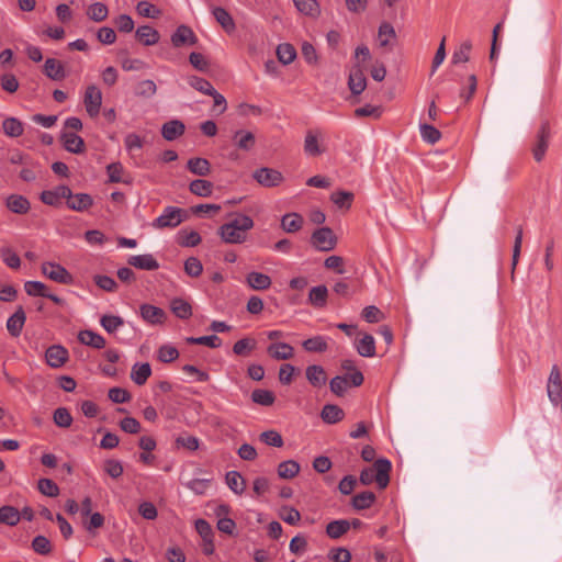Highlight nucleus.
I'll use <instances>...</instances> for the list:
<instances>
[{
  "label": "nucleus",
  "instance_id": "nucleus-1",
  "mask_svg": "<svg viewBox=\"0 0 562 562\" xmlns=\"http://www.w3.org/2000/svg\"><path fill=\"white\" fill-rule=\"evenodd\" d=\"M254 220L245 214H238L234 220L218 228V235L226 244H243L247 232L254 227Z\"/></svg>",
  "mask_w": 562,
  "mask_h": 562
},
{
  "label": "nucleus",
  "instance_id": "nucleus-2",
  "mask_svg": "<svg viewBox=\"0 0 562 562\" xmlns=\"http://www.w3.org/2000/svg\"><path fill=\"white\" fill-rule=\"evenodd\" d=\"M391 469L390 460L385 458L378 459L373 467L361 471L359 480L363 485H370L375 481L380 488H385L390 482Z\"/></svg>",
  "mask_w": 562,
  "mask_h": 562
},
{
  "label": "nucleus",
  "instance_id": "nucleus-3",
  "mask_svg": "<svg viewBox=\"0 0 562 562\" xmlns=\"http://www.w3.org/2000/svg\"><path fill=\"white\" fill-rule=\"evenodd\" d=\"M187 212L177 206H167L162 213L154 220L151 226L157 229L175 228L187 220Z\"/></svg>",
  "mask_w": 562,
  "mask_h": 562
},
{
  "label": "nucleus",
  "instance_id": "nucleus-4",
  "mask_svg": "<svg viewBox=\"0 0 562 562\" xmlns=\"http://www.w3.org/2000/svg\"><path fill=\"white\" fill-rule=\"evenodd\" d=\"M336 243V237L329 227L318 228L311 236V244L319 251L333 250Z\"/></svg>",
  "mask_w": 562,
  "mask_h": 562
},
{
  "label": "nucleus",
  "instance_id": "nucleus-5",
  "mask_svg": "<svg viewBox=\"0 0 562 562\" xmlns=\"http://www.w3.org/2000/svg\"><path fill=\"white\" fill-rule=\"evenodd\" d=\"M42 273L60 284H71L72 276L59 263L46 261L42 263Z\"/></svg>",
  "mask_w": 562,
  "mask_h": 562
},
{
  "label": "nucleus",
  "instance_id": "nucleus-6",
  "mask_svg": "<svg viewBox=\"0 0 562 562\" xmlns=\"http://www.w3.org/2000/svg\"><path fill=\"white\" fill-rule=\"evenodd\" d=\"M83 104L87 113L91 117L98 116L102 104V92L95 85L87 87L83 97Z\"/></svg>",
  "mask_w": 562,
  "mask_h": 562
},
{
  "label": "nucleus",
  "instance_id": "nucleus-7",
  "mask_svg": "<svg viewBox=\"0 0 562 562\" xmlns=\"http://www.w3.org/2000/svg\"><path fill=\"white\" fill-rule=\"evenodd\" d=\"M252 177L259 184L266 188L277 187L283 181V176L280 171L267 167L255 170Z\"/></svg>",
  "mask_w": 562,
  "mask_h": 562
},
{
  "label": "nucleus",
  "instance_id": "nucleus-8",
  "mask_svg": "<svg viewBox=\"0 0 562 562\" xmlns=\"http://www.w3.org/2000/svg\"><path fill=\"white\" fill-rule=\"evenodd\" d=\"M68 358L69 352L61 345H53L45 351L46 363L53 369L61 368L67 362Z\"/></svg>",
  "mask_w": 562,
  "mask_h": 562
},
{
  "label": "nucleus",
  "instance_id": "nucleus-9",
  "mask_svg": "<svg viewBox=\"0 0 562 562\" xmlns=\"http://www.w3.org/2000/svg\"><path fill=\"white\" fill-rule=\"evenodd\" d=\"M348 87L355 95L362 93L367 87L364 71L359 63L355 64L350 69Z\"/></svg>",
  "mask_w": 562,
  "mask_h": 562
},
{
  "label": "nucleus",
  "instance_id": "nucleus-10",
  "mask_svg": "<svg viewBox=\"0 0 562 562\" xmlns=\"http://www.w3.org/2000/svg\"><path fill=\"white\" fill-rule=\"evenodd\" d=\"M196 35L189 26L184 24L178 26L175 33L171 35V43L175 47H180L183 45H194L196 44Z\"/></svg>",
  "mask_w": 562,
  "mask_h": 562
},
{
  "label": "nucleus",
  "instance_id": "nucleus-11",
  "mask_svg": "<svg viewBox=\"0 0 562 562\" xmlns=\"http://www.w3.org/2000/svg\"><path fill=\"white\" fill-rule=\"evenodd\" d=\"M71 196V190L67 186H58L54 190H45L41 193V200L47 205L55 206L61 199Z\"/></svg>",
  "mask_w": 562,
  "mask_h": 562
},
{
  "label": "nucleus",
  "instance_id": "nucleus-12",
  "mask_svg": "<svg viewBox=\"0 0 562 562\" xmlns=\"http://www.w3.org/2000/svg\"><path fill=\"white\" fill-rule=\"evenodd\" d=\"M550 137V128L548 123H542L538 134H537V143L532 149L533 157L537 161H541L544 157V154L548 148V142Z\"/></svg>",
  "mask_w": 562,
  "mask_h": 562
},
{
  "label": "nucleus",
  "instance_id": "nucleus-13",
  "mask_svg": "<svg viewBox=\"0 0 562 562\" xmlns=\"http://www.w3.org/2000/svg\"><path fill=\"white\" fill-rule=\"evenodd\" d=\"M232 139L236 148L244 151H250L256 145L255 134L247 130L235 131Z\"/></svg>",
  "mask_w": 562,
  "mask_h": 562
},
{
  "label": "nucleus",
  "instance_id": "nucleus-14",
  "mask_svg": "<svg viewBox=\"0 0 562 562\" xmlns=\"http://www.w3.org/2000/svg\"><path fill=\"white\" fill-rule=\"evenodd\" d=\"M26 321V315L22 306H19L16 311L8 318L7 329L12 337H19L22 333Z\"/></svg>",
  "mask_w": 562,
  "mask_h": 562
},
{
  "label": "nucleus",
  "instance_id": "nucleus-15",
  "mask_svg": "<svg viewBox=\"0 0 562 562\" xmlns=\"http://www.w3.org/2000/svg\"><path fill=\"white\" fill-rule=\"evenodd\" d=\"M186 125L180 120H170L162 124L161 135L168 140L172 142L184 134Z\"/></svg>",
  "mask_w": 562,
  "mask_h": 562
},
{
  "label": "nucleus",
  "instance_id": "nucleus-16",
  "mask_svg": "<svg viewBox=\"0 0 562 562\" xmlns=\"http://www.w3.org/2000/svg\"><path fill=\"white\" fill-rule=\"evenodd\" d=\"M140 315L144 321L151 325L162 324L166 319L165 311L150 304L140 305Z\"/></svg>",
  "mask_w": 562,
  "mask_h": 562
},
{
  "label": "nucleus",
  "instance_id": "nucleus-17",
  "mask_svg": "<svg viewBox=\"0 0 562 562\" xmlns=\"http://www.w3.org/2000/svg\"><path fill=\"white\" fill-rule=\"evenodd\" d=\"M127 262L128 265L140 270L153 271L159 268L158 261L154 258L151 254L131 256Z\"/></svg>",
  "mask_w": 562,
  "mask_h": 562
},
{
  "label": "nucleus",
  "instance_id": "nucleus-18",
  "mask_svg": "<svg viewBox=\"0 0 562 562\" xmlns=\"http://www.w3.org/2000/svg\"><path fill=\"white\" fill-rule=\"evenodd\" d=\"M60 139L65 149L69 153L80 154L85 150L83 139L72 132H63Z\"/></svg>",
  "mask_w": 562,
  "mask_h": 562
},
{
  "label": "nucleus",
  "instance_id": "nucleus-19",
  "mask_svg": "<svg viewBox=\"0 0 562 562\" xmlns=\"http://www.w3.org/2000/svg\"><path fill=\"white\" fill-rule=\"evenodd\" d=\"M321 136L322 133L318 130L307 131L304 139V151L307 156L314 157L324 153L318 144Z\"/></svg>",
  "mask_w": 562,
  "mask_h": 562
},
{
  "label": "nucleus",
  "instance_id": "nucleus-20",
  "mask_svg": "<svg viewBox=\"0 0 562 562\" xmlns=\"http://www.w3.org/2000/svg\"><path fill=\"white\" fill-rule=\"evenodd\" d=\"M43 72L52 80L58 81L65 78V67L56 58H47L43 66Z\"/></svg>",
  "mask_w": 562,
  "mask_h": 562
},
{
  "label": "nucleus",
  "instance_id": "nucleus-21",
  "mask_svg": "<svg viewBox=\"0 0 562 562\" xmlns=\"http://www.w3.org/2000/svg\"><path fill=\"white\" fill-rule=\"evenodd\" d=\"M7 207L14 214H26L31 209L30 201L21 194H11L5 200Z\"/></svg>",
  "mask_w": 562,
  "mask_h": 562
},
{
  "label": "nucleus",
  "instance_id": "nucleus-22",
  "mask_svg": "<svg viewBox=\"0 0 562 562\" xmlns=\"http://www.w3.org/2000/svg\"><path fill=\"white\" fill-rule=\"evenodd\" d=\"M268 355L274 360H289L294 356V349L286 342L271 344L267 348Z\"/></svg>",
  "mask_w": 562,
  "mask_h": 562
},
{
  "label": "nucleus",
  "instance_id": "nucleus-23",
  "mask_svg": "<svg viewBox=\"0 0 562 562\" xmlns=\"http://www.w3.org/2000/svg\"><path fill=\"white\" fill-rule=\"evenodd\" d=\"M135 36L145 46L156 45L160 40L159 32L149 25L139 26L135 32Z\"/></svg>",
  "mask_w": 562,
  "mask_h": 562
},
{
  "label": "nucleus",
  "instance_id": "nucleus-24",
  "mask_svg": "<svg viewBox=\"0 0 562 562\" xmlns=\"http://www.w3.org/2000/svg\"><path fill=\"white\" fill-rule=\"evenodd\" d=\"M246 282L249 288L256 291H263L271 286V278L262 272H249L246 277Z\"/></svg>",
  "mask_w": 562,
  "mask_h": 562
},
{
  "label": "nucleus",
  "instance_id": "nucleus-25",
  "mask_svg": "<svg viewBox=\"0 0 562 562\" xmlns=\"http://www.w3.org/2000/svg\"><path fill=\"white\" fill-rule=\"evenodd\" d=\"M93 204V199L88 193L71 192V196L67 199V206L77 212H83Z\"/></svg>",
  "mask_w": 562,
  "mask_h": 562
},
{
  "label": "nucleus",
  "instance_id": "nucleus-26",
  "mask_svg": "<svg viewBox=\"0 0 562 562\" xmlns=\"http://www.w3.org/2000/svg\"><path fill=\"white\" fill-rule=\"evenodd\" d=\"M355 347L361 357L371 358L375 356V340L370 334H364L361 339L355 342Z\"/></svg>",
  "mask_w": 562,
  "mask_h": 562
},
{
  "label": "nucleus",
  "instance_id": "nucleus-27",
  "mask_svg": "<svg viewBox=\"0 0 562 562\" xmlns=\"http://www.w3.org/2000/svg\"><path fill=\"white\" fill-rule=\"evenodd\" d=\"M78 340L89 347L102 349L105 347V339L98 333L89 329L79 331Z\"/></svg>",
  "mask_w": 562,
  "mask_h": 562
},
{
  "label": "nucleus",
  "instance_id": "nucleus-28",
  "mask_svg": "<svg viewBox=\"0 0 562 562\" xmlns=\"http://www.w3.org/2000/svg\"><path fill=\"white\" fill-rule=\"evenodd\" d=\"M151 375V367L148 362L135 363L131 370V379L137 385H144Z\"/></svg>",
  "mask_w": 562,
  "mask_h": 562
},
{
  "label": "nucleus",
  "instance_id": "nucleus-29",
  "mask_svg": "<svg viewBox=\"0 0 562 562\" xmlns=\"http://www.w3.org/2000/svg\"><path fill=\"white\" fill-rule=\"evenodd\" d=\"M216 22L227 32V33H232L235 31L236 29V24H235V21L233 19V16L229 14V12L222 8V7H216L213 9L212 11Z\"/></svg>",
  "mask_w": 562,
  "mask_h": 562
},
{
  "label": "nucleus",
  "instance_id": "nucleus-30",
  "mask_svg": "<svg viewBox=\"0 0 562 562\" xmlns=\"http://www.w3.org/2000/svg\"><path fill=\"white\" fill-rule=\"evenodd\" d=\"M307 381L314 386L319 387L326 383V373L322 366L312 364L305 370Z\"/></svg>",
  "mask_w": 562,
  "mask_h": 562
},
{
  "label": "nucleus",
  "instance_id": "nucleus-31",
  "mask_svg": "<svg viewBox=\"0 0 562 562\" xmlns=\"http://www.w3.org/2000/svg\"><path fill=\"white\" fill-rule=\"evenodd\" d=\"M2 132L4 133L5 136L15 138L23 134L24 125L16 117H13V116L7 117L2 122Z\"/></svg>",
  "mask_w": 562,
  "mask_h": 562
},
{
  "label": "nucleus",
  "instance_id": "nucleus-32",
  "mask_svg": "<svg viewBox=\"0 0 562 562\" xmlns=\"http://www.w3.org/2000/svg\"><path fill=\"white\" fill-rule=\"evenodd\" d=\"M225 481L229 490L237 494L241 495L246 488V481L237 471H229L226 473Z\"/></svg>",
  "mask_w": 562,
  "mask_h": 562
},
{
  "label": "nucleus",
  "instance_id": "nucleus-33",
  "mask_svg": "<svg viewBox=\"0 0 562 562\" xmlns=\"http://www.w3.org/2000/svg\"><path fill=\"white\" fill-rule=\"evenodd\" d=\"M172 313L181 319H188L192 315L191 304L181 297H176L170 302Z\"/></svg>",
  "mask_w": 562,
  "mask_h": 562
},
{
  "label": "nucleus",
  "instance_id": "nucleus-34",
  "mask_svg": "<svg viewBox=\"0 0 562 562\" xmlns=\"http://www.w3.org/2000/svg\"><path fill=\"white\" fill-rule=\"evenodd\" d=\"M303 217L297 213H288L281 218V227L286 233H295L302 228Z\"/></svg>",
  "mask_w": 562,
  "mask_h": 562
},
{
  "label": "nucleus",
  "instance_id": "nucleus-35",
  "mask_svg": "<svg viewBox=\"0 0 562 562\" xmlns=\"http://www.w3.org/2000/svg\"><path fill=\"white\" fill-rule=\"evenodd\" d=\"M187 167L190 172L201 177L207 176L211 172V164L207 159L201 157L189 159Z\"/></svg>",
  "mask_w": 562,
  "mask_h": 562
},
{
  "label": "nucleus",
  "instance_id": "nucleus-36",
  "mask_svg": "<svg viewBox=\"0 0 562 562\" xmlns=\"http://www.w3.org/2000/svg\"><path fill=\"white\" fill-rule=\"evenodd\" d=\"M189 190L194 195L207 198L213 193V183L204 179H195L190 182Z\"/></svg>",
  "mask_w": 562,
  "mask_h": 562
},
{
  "label": "nucleus",
  "instance_id": "nucleus-37",
  "mask_svg": "<svg viewBox=\"0 0 562 562\" xmlns=\"http://www.w3.org/2000/svg\"><path fill=\"white\" fill-rule=\"evenodd\" d=\"M344 411L334 404H326L321 413L322 419L327 424H336L344 418Z\"/></svg>",
  "mask_w": 562,
  "mask_h": 562
},
{
  "label": "nucleus",
  "instance_id": "nucleus-38",
  "mask_svg": "<svg viewBox=\"0 0 562 562\" xmlns=\"http://www.w3.org/2000/svg\"><path fill=\"white\" fill-rule=\"evenodd\" d=\"M300 464L295 460L282 461L278 465V475L284 480H291L295 477L300 472Z\"/></svg>",
  "mask_w": 562,
  "mask_h": 562
},
{
  "label": "nucleus",
  "instance_id": "nucleus-39",
  "mask_svg": "<svg viewBox=\"0 0 562 562\" xmlns=\"http://www.w3.org/2000/svg\"><path fill=\"white\" fill-rule=\"evenodd\" d=\"M296 10L308 16H317L321 13L319 4L316 0H292Z\"/></svg>",
  "mask_w": 562,
  "mask_h": 562
},
{
  "label": "nucleus",
  "instance_id": "nucleus-40",
  "mask_svg": "<svg viewBox=\"0 0 562 562\" xmlns=\"http://www.w3.org/2000/svg\"><path fill=\"white\" fill-rule=\"evenodd\" d=\"M350 528V522L345 519L330 521L326 527V533L331 539H338Z\"/></svg>",
  "mask_w": 562,
  "mask_h": 562
},
{
  "label": "nucleus",
  "instance_id": "nucleus-41",
  "mask_svg": "<svg viewBox=\"0 0 562 562\" xmlns=\"http://www.w3.org/2000/svg\"><path fill=\"white\" fill-rule=\"evenodd\" d=\"M20 519L21 514L15 507L9 505L0 507V524L15 526Z\"/></svg>",
  "mask_w": 562,
  "mask_h": 562
},
{
  "label": "nucleus",
  "instance_id": "nucleus-42",
  "mask_svg": "<svg viewBox=\"0 0 562 562\" xmlns=\"http://www.w3.org/2000/svg\"><path fill=\"white\" fill-rule=\"evenodd\" d=\"M302 346L308 352H325L328 349L327 338L319 335L304 340Z\"/></svg>",
  "mask_w": 562,
  "mask_h": 562
},
{
  "label": "nucleus",
  "instance_id": "nucleus-43",
  "mask_svg": "<svg viewBox=\"0 0 562 562\" xmlns=\"http://www.w3.org/2000/svg\"><path fill=\"white\" fill-rule=\"evenodd\" d=\"M257 347V341L254 338H243L237 340L233 346V352L236 356L247 357Z\"/></svg>",
  "mask_w": 562,
  "mask_h": 562
},
{
  "label": "nucleus",
  "instance_id": "nucleus-44",
  "mask_svg": "<svg viewBox=\"0 0 562 562\" xmlns=\"http://www.w3.org/2000/svg\"><path fill=\"white\" fill-rule=\"evenodd\" d=\"M328 290L325 285H317L311 289L308 294L310 303L315 307H324L326 305Z\"/></svg>",
  "mask_w": 562,
  "mask_h": 562
},
{
  "label": "nucleus",
  "instance_id": "nucleus-45",
  "mask_svg": "<svg viewBox=\"0 0 562 562\" xmlns=\"http://www.w3.org/2000/svg\"><path fill=\"white\" fill-rule=\"evenodd\" d=\"M277 57L283 65H290L296 58V50L293 45L283 43L277 47Z\"/></svg>",
  "mask_w": 562,
  "mask_h": 562
},
{
  "label": "nucleus",
  "instance_id": "nucleus-46",
  "mask_svg": "<svg viewBox=\"0 0 562 562\" xmlns=\"http://www.w3.org/2000/svg\"><path fill=\"white\" fill-rule=\"evenodd\" d=\"M188 83L190 87H192L193 89L198 90L203 94L210 95L215 93V89L212 86V83L204 78L198 76H190L188 77Z\"/></svg>",
  "mask_w": 562,
  "mask_h": 562
},
{
  "label": "nucleus",
  "instance_id": "nucleus-47",
  "mask_svg": "<svg viewBox=\"0 0 562 562\" xmlns=\"http://www.w3.org/2000/svg\"><path fill=\"white\" fill-rule=\"evenodd\" d=\"M201 243V236L195 231L181 229L178 233V244L182 247H194Z\"/></svg>",
  "mask_w": 562,
  "mask_h": 562
},
{
  "label": "nucleus",
  "instance_id": "nucleus-48",
  "mask_svg": "<svg viewBox=\"0 0 562 562\" xmlns=\"http://www.w3.org/2000/svg\"><path fill=\"white\" fill-rule=\"evenodd\" d=\"M109 14L108 7L102 2H94L87 9V15L94 22H102Z\"/></svg>",
  "mask_w": 562,
  "mask_h": 562
},
{
  "label": "nucleus",
  "instance_id": "nucleus-49",
  "mask_svg": "<svg viewBox=\"0 0 562 562\" xmlns=\"http://www.w3.org/2000/svg\"><path fill=\"white\" fill-rule=\"evenodd\" d=\"M350 385V378L347 375H336L329 382L330 391L338 396H342Z\"/></svg>",
  "mask_w": 562,
  "mask_h": 562
},
{
  "label": "nucleus",
  "instance_id": "nucleus-50",
  "mask_svg": "<svg viewBox=\"0 0 562 562\" xmlns=\"http://www.w3.org/2000/svg\"><path fill=\"white\" fill-rule=\"evenodd\" d=\"M419 132L423 140L431 145L441 138L440 131L427 123L419 124Z\"/></svg>",
  "mask_w": 562,
  "mask_h": 562
},
{
  "label": "nucleus",
  "instance_id": "nucleus-51",
  "mask_svg": "<svg viewBox=\"0 0 562 562\" xmlns=\"http://www.w3.org/2000/svg\"><path fill=\"white\" fill-rule=\"evenodd\" d=\"M378 37L380 46L385 47L390 45L396 37L394 27L390 23H382L379 27Z\"/></svg>",
  "mask_w": 562,
  "mask_h": 562
},
{
  "label": "nucleus",
  "instance_id": "nucleus-52",
  "mask_svg": "<svg viewBox=\"0 0 562 562\" xmlns=\"http://www.w3.org/2000/svg\"><path fill=\"white\" fill-rule=\"evenodd\" d=\"M251 400L256 404H259L262 406H270L274 403L276 396L269 390L257 389V390L252 391Z\"/></svg>",
  "mask_w": 562,
  "mask_h": 562
},
{
  "label": "nucleus",
  "instance_id": "nucleus-53",
  "mask_svg": "<svg viewBox=\"0 0 562 562\" xmlns=\"http://www.w3.org/2000/svg\"><path fill=\"white\" fill-rule=\"evenodd\" d=\"M0 257L9 268L18 269L21 266L20 257L11 247H0Z\"/></svg>",
  "mask_w": 562,
  "mask_h": 562
},
{
  "label": "nucleus",
  "instance_id": "nucleus-54",
  "mask_svg": "<svg viewBox=\"0 0 562 562\" xmlns=\"http://www.w3.org/2000/svg\"><path fill=\"white\" fill-rule=\"evenodd\" d=\"M375 501V495L372 492H362L353 496L352 498V506L356 509H367L371 507V505Z\"/></svg>",
  "mask_w": 562,
  "mask_h": 562
},
{
  "label": "nucleus",
  "instance_id": "nucleus-55",
  "mask_svg": "<svg viewBox=\"0 0 562 562\" xmlns=\"http://www.w3.org/2000/svg\"><path fill=\"white\" fill-rule=\"evenodd\" d=\"M188 344L191 345H203L210 348H218L222 345V339L216 335L201 336V337H188Z\"/></svg>",
  "mask_w": 562,
  "mask_h": 562
},
{
  "label": "nucleus",
  "instance_id": "nucleus-56",
  "mask_svg": "<svg viewBox=\"0 0 562 562\" xmlns=\"http://www.w3.org/2000/svg\"><path fill=\"white\" fill-rule=\"evenodd\" d=\"M341 368L346 371H350L351 373L347 374L350 378V382L352 386H360L363 383V374L355 368L353 361L344 360L341 362Z\"/></svg>",
  "mask_w": 562,
  "mask_h": 562
},
{
  "label": "nucleus",
  "instance_id": "nucleus-57",
  "mask_svg": "<svg viewBox=\"0 0 562 562\" xmlns=\"http://www.w3.org/2000/svg\"><path fill=\"white\" fill-rule=\"evenodd\" d=\"M53 419L55 425L61 428H68L72 424V416L65 407H58L55 409Z\"/></svg>",
  "mask_w": 562,
  "mask_h": 562
},
{
  "label": "nucleus",
  "instance_id": "nucleus-58",
  "mask_svg": "<svg viewBox=\"0 0 562 562\" xmlns=\"http://www.w3.org/2000/svg\"><path fill=\"white\" fill-rule=\"evenodd\" d=\"M38 491L46 496L56 497L59 494L58 485L50 479H40L37 482Z\"/></svg>",
  "mask_w": 562,
  "mask_h": 562
},
{
  "label": "nucleus",
  "instance_id": "nucleus-59",
  "mask_svg": "<svg viewBox=\"0 0 562 562\" xmlns=\"http://www.w3.org/2000/svg\"><path fill=\"white\" fill-rule=\"evenodd\" d=\"M330 200L334 204H336L339 209H349L351 206V202L353 200V193L349 191H338L334 192L330 196Z\"/></svg>",
  "mask_w": 562,
  "mask_h": 562
},
{
  "label": "nucleus",
  "instance_id": "nucleus-60",
  "mask_svg": "<svg viewBox=\"0 0 562 562\" xmlns=\"http://www.w3.org/2000/svg\"><path fill=\"white\" fill-rule=\"evenodd\" d=\"M472 49V43L470 41H464L458 49L454 50L452 55V63L460 64L467 63L470 57V52Z\"/></svg>",
  "mask_w": 562,
  "mask_h": 562
},
{
  "label": "nucleus",
  "instance_id": "nucleus-61",
  "mask_svg": "<svg viewBox=\"0 0 562 562\" xmlns=\"http://www.w3.org/2000/svg\"><path fill=\"white\" fill-rule=\"evenodd\" d=\"M24 290L31 296L45 297V295H48L46 285L41 281H26Z\"/></svg>",
  "mask_w": 562,
  "mask_h": 562
},
{
  "label": "nucleus",
  "instance_id": "nucleus-62",
  "mask_svg": "<svg viewBox=\"0 0 562 562\" xmlns=\"http://www.w3.org/2000/svg\"><path fill=\"white\" fill-rule=\"evenodd\" d=\"M157 357L161 362L168 363L175 361L179 357V351L170 345H162L157 352Z\"/></svg>",
  "mask_w": 562,
  "mask_h": 562
},
{
  "label": "nucleus",
  "instance_id": "nucleus-63",
  "mask_svg": "<svg viewBox=\"0 0 562 562\" xmlns=\"http://www.w3.org/2000/svg\"><path fill=\"white\" fill-rule=\"evenodd\" d=\"M100 324L108 333H114L123 325V319L120 316L103 315Z\"/></svg>",
  "mask_w": 562,
  "mask_h": 562
},
{
  "label": "nucleus",
  "instance_id": "nucleus-64",
  "mask_svg": "<svg viewBox=\"0 0 562 562\" xmlns=\"http://www.w3.org/2000/svg\"><path fill=\"white\" fill-rule=\"evenodd\" d=\"M136 10L137 13L144 18L157 19L160 15V10L148 1H139L136 5Z\"/></svg>",
  "mask_w": 562,
  "mask_h": 562
}]
</instances>
